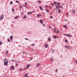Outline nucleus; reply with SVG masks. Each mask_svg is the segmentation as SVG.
<instances>
[{"label": "nucleus", "instance_id": "45", "mask_svg": "<svg viewBox=\"0 0 77 77\" xmlns=\"http://www.w3.org/2000/svg\"><path fill=\"white\" fill-rule=\"evenodd\" d=\"M65 42H68V40H65Z\"/></svg>", "mask_w": 77, "mask_h": 77}, {"label": "nucleus", "instance_id": "28", "mask_svg": "<svg viewBox=\"0 0 77 77\" xmlns=\"http://www.w3.org/2000/svg\"><path fill=\"white\" fill-rule=\"evenodd\" d=\"M22 7H23V6H22V5H21L20 6V9H21V8H22Z\"/></svg>", "mask_w": 77, "mask_h": 77}, {"label": "nucleus", "instance_id": "54", "mask_svg": "<svg viewBox=\"0 0 77 77\" xmlns=\"http://www.w3.org/2000/svg\"><path fill=\"white\" fill-rule=\"evenodd\" d=\"M43 26H45V24H43Z\"/></svg>", "mask_w": 77, "mask_h": 77}, {"label": "nucleus", "instance_id": "15", "mask_svg": "<svg viewBox=\"0 0 77 77\" xmlns=\"http://www.w3.org/2000/svg\"><path fill=\"white\" fill-rule=\"evenodd\" d=\"M64 27L66 29H67V28H68V27H67V26H66V25H64Z\"/></svg>", "mask_w": 77, "mask_h": 77}, {"label": "nucleus", "instance_id": "37", "mask_svg": "<svg viewBox=\"0 0 77 77\" xmlns=\"http://www.w3.org/2000/svg\"><path fill=\"white\" fill-rule=\"evenodd\" d=\"M32 46H35V44H33L32 45Z\"/></svg>", "mask_w": 77, "mask_h": 77}, {"label": "nucleus", "instance_id": "2", "mask_svg": "<svg viewBox=\"0 0 77 77\" xmlns=\"http://www.w3.org/2000/svg\"><path fill=\"white\" fill-rule=\"evenodd\" d=\"M63 35L66 36H67V37H71V36H72L71 35L69 34H64Z\"/></svg>", "mask_w": 77, "mask_h": 77}, {"label": "nucleus", "instance_id": "50", "mask_svg": "<svg viewBox=\"0 0 77 77\" xmlns=\"http://www.w3.org/2000/svg\"><path fill=\"white\" fill-rule=\"evenodd\" d=\"M38 3H41V1H38Z\"/></svg>", "mask_w": 77, "mask_h": 77}, {"label": "nucleus", "instance_id": "7", "mask_svg": "<svg viewBox=\"0 0 77 77\" xmlns=\"http://www.w3.org/2000/svg\"><path fill=\"white\" fill-rule=\"evenodd\" d=\"M11 69H12V70L14 69H15V67H14V66H11Z\"/></svg>", "mask_w": 77, "mask_h": 77}, {"label": "nucleus", "instance_id": "8", "mask_svg": "<svg viewBox=\"0 0 77 77\" xmlns=\"http://www.w3.org/2000/svg\"><path fill=\"white\" fill-rule=\"evenodd\" d=\"M53 38L54 39H56V38H59V37H57L56 36H54L53 37Z\"/></svg>", "mask_w": 77, "mask_h": 77}, {"label": "nucleus", "instance_id": "21", "mask_svg": "<svg viewBox=\"0 0 77 77\" xmlns=\"http://www.w3.org/2000/svg\"><path fill=\"white\" fill-rule=\"evenodd\" d=\"M45 47L46 48H47V47H48V45H47V44H46L45 45Z\"/></svg>", "mask_w": 77, "mask_h": 77}, {"label": "nucleus", "instance_id": "53", "mask_svg": "<svg viewBox=\"0 0 77 77\" xmlns=\"http://www.w3.org/2000/svg\"><path fill=\"white\" fill-rule=\"evenodd\" d=\"M53 60H51V62H53Z\"/></svg>", "mask_w": 77, "mask_h": 77}, {"label": "nucleus", "instance_id": "33", "mask_svg": "<svg viewBox=\"0 0 77 77\" xmlns=\"http://www.w3.org/2000/svg\"><path fill=\"white\" fill-rule=\"evenodd\" d=\"M25 5H27V3L25 2Z\"/></svg>", "mask_w": 77, "mask_h": 77}, {"label": "nucleus", "instance_id": "43", "mask_svg": "<svg viewBox=\"0 0 77 77\" xmlns=\"http://www.w3.org/2000/svg\"><path fill=\"white\" fill-rule=\"evenodd\" d=\"M53 58H51V60H53Z\"/></svg>", "mask_w": 77, "mask_h": 77}, {"label": "nucleus", "instance_id": "31", "mask_svg": "<svg viewBox=\"0 0 77 77\" xmlns=\"http://www.w3.org/2000/svg\"><path fill=\"white\" fill-rule=\"evenodd\" d=\"M54 3L55 4V5H57V2H54Z\"/></svg>", "mask_w": 77, "mask_h": 77}, {"label": "nucleus", "instance_id": "4", "mask_svg": "<svg viewBox=\"0 0 77 77\" xmlns=\"http://www.w3.org/2000/svg\"><path fill=\"white\" fill-rule=\"evenodd\" d=\"M4 17V15L3 14H2L0 17V20H2L3 19V18Z\"/></svg>", "mask_w": 77, "mask_h": 77}, {"label": "nucleus", "instance_id": "38", "mask_svg": "<svg viewBox=\"0 0 77 77\" xmlns=\"http://www.w3.org/2000/svg\"><path fill=\"white\" fill-rule=\"evenodd\" d=\"M51 5H52V6H54V5H53V3H51Z\"/></svg>", "mask_w": 77, "mask_h": 77}, {"label": "nucleus", "instance_id": "40", "mask_svg": "<svg viewBox=\"0 0 77 77\" xmlns=\"http://www.w3.org/2000/svg\"><path fill=\"white\" fill-rule=\"evenodd\" d=\"M16 3H19V1H16Z\"/></svg>", "mask_w": 77, "mask_h": 77}, {"label": "nucleus", "instance_id": "3", "mask_svg": "<svg viewBox=\"0 0 77 77\" xmlns=\"http://www.w3.org/2000/svg\"><path fill=\"white\" fill-rule=\"evenodd\" d=\"M56 7L55 8V9L56 10H58V9H60V7L59 6L56 5Z\"/></svg>", "mask_w": 77, "mask_h": 77}, {"label": "nucleus", "instance_id": "26", "mask_svg": "<svg viewBox=\"0 0 77 77\" xmlns=\"http://www.w3.org/2000/svg\"><path fill=\"white\" fill-rule=\"evenodd\" d=\"M12 11L14 12V9L13 8H12Z\"/></svg>", "mask_w": 77, "mask_h": 77}, {"label": "nucleus", "instance_id": "30", "mask_svg": "<svg viewBox=\"0 0 77 77\" xmlns=\"http://www.w3.org/2000/svg\"><path fill=\"white\" fill-rule=\"evenodd\" d=\"M8 42H9L10 41V39H8Z\"/></svg>", "mask_w": 77, "mask_h": 77}, {"label": "nucleus", "instance_id": "14", "mask_svg": "<svg viewBox=\"0 0 77 77\" xmlns=\"http://www.w3.org/2000/svg\"><path fill=\"white\" fill-rule=\"evenodd\" d=\"M57 5H60V2H57Z\"/></svg>", "mask_w": 77, "mask_h": 77}, {"label": "nucleus", "instance_id": "55", "mask_svg": "<svg viewBox=\"0 0 77 77\" xmlns=\"http://www.w3.org/2000/svg\"><path fill=\"white\" fill-rule=\"evenodd\" d=\"M21 68H20V71H21Z\"/></svg>", "mask_w": 77, "mask_h": 77}, {"label": "nucleus", "instance_id": "32", "mask_svg": "<svg viewBox=\"0 0 77 77\" xmlns=\"http://www.w3.org/2000/svg\"><path fill=\"white\" fill-rule=\"evenodd\" d=\"M57 71H58V70L57 69H56V71H55L56 72H57Z\"/></svg>", "mask_w": 77, "mask_h": 77}, {"label": "nucleus", "instance_id": "25", "mask_svg": "<svg viewBox=\"0 0 77 77\" xmlns=\"http://www.w3.org/2000/svg\"><path fill=\"white\" fill-rule=\"evenodd\" d=\"M67 49H69V46H67Z\"/></svg>", "mask_w": 77, "mask_h": 77}, {"label": "nucleus", "instance_id": "29", "mask_svg": "<svg viewBox=\"0 0 77 77\" xmlns=\"http://www.w3.org/2000/svg\"><path fill=\"white\" fill-rule=\"evenodd\" d=\"M58 12L60 13L61 12V11H60V10H58Z\"/></svg>", "mask_w": 77, "mask_h": 77}, {"label": "nucleus", "instance_id": "41", "mask_svg": "<svg viewBox=\"0 0 77 77\" xmlns=\"http://www.w3.org/2000/svg\"><path fill=\"white\" fill-rule=\"evenodd\" d=\"M23 54H25V52H24V51H23Z\"/></svg>", "mask_w": 77, "mask_h": 77}, {"label": "nucleus", "instance_id": "48", "mask_svg": "<svg viewBox=\"0 0 77 77\" xmlns=\"http://www.w3.org/2000/svg\"><path fill=\"white\" fill-rule=\"evenodd\" d=\"M25 39H26V40H28V41H29V40H28V39H27V38H25Z\"/></svg>", "mask_w": 77, "mask_h": 77}, {"label": "nucleus", "instance_id": "19", "mask_svg": "<svg viewBox=\"0 0 77 77\" xmlns=\"http://www.w3.org/2000/svg\"><path fill=\"white\" fill-rule=\"evenodd\" d=\"M11 61H12V62H15V60L13 59H11Z\"/></svg>", "mask_w": 77, "mask_h": 77}, {"label": "nucleus", "instance_id": "35", "mask_svg": "<svg viewBox=\"0 0 77 77\" xmlns=\"http://www.w3.org/2000/svg\"><path fill=\"white\" fill-rule=\"evenodd\" d=\"M26 68H27L26 67H25L24 68V70H26Z\"/></svg>", "mask_w": 77, "mask_h": 77}, {"label": "nucleus", "instance_id": "42", "mask_svg": "<svg viewBox=\"0 0 77 77\" xmlns=\"http://www.w3.org/2000/svg\"><path fill=\"white\" fill-rule=\"evenodd\" d=\"M21 14H22V15H23V14H24V13L21 12Z\"/></svg>", "mask_w": 77, "mask_h": 77}, {"label": "nucleus", "instance_id": "52", "mask_svg": "<svg viewBox=\"0 0 77 77\" xmlns=\"http://www.w3.org/2000/svg\"><path fill=\"white\" fill-rule=\"evenodd\" d=\"M29 48H30V46L29 47Z\"/></svg>", "mask_w": 77, "mask_h": 77}, {"label": "nucleus", "instance_id": "51", "mask_svg": "<svg viewBox=\"0 0 77 77\" xmlns=\"http://www.w3.org/2000/svg\"><path fill=\"white\" fill-rule=\"evenodd\" d=\"M16 66H18V64L16 63Z\"/></svg>", "mask_w": 77, "mask_h": 77}, {"label": "nucleus", "instance_id": "27", "mask_svg": "<svg viewBox=\"0 0 77 77\" xmlns=\"http://www.w3.org/2000/svg\"><path fill=\"white\" fill-rule=\"evenodd\" d=\"M26 17H27V16H26V15L24 16V17H23V18L24 19V18H26Z\"/></svg>", "mask_w": 77, "mask_h": 77}, {"label": "nucleus", "instance_id": "9", "mask_svg": "<svg viewBox=\"0 0 77 77\" xmlns=\"http://www.w3.org/2000/svg\"><path fill=\"white\" fill-rule=\"evenodd\" d=\"M28 75V73H26V74L25 75V77H29L28 76V75Z\"/></svg>", "mask_w": 77, "mask_h": 77}, {"label": "nucleus", "instance_id": "18", "mask_svg": "<svg viewBox=\"0 0 77 77\" xmlns=\"http://www.w3.org/2000/svg\"><path fill=\"white\" fill-rule=\"evenodd\" d=\"M18 18V16H17L16 17H15L14 19H17Z\"/></svg>", "mask_w": 77, "mask_h": 77}, {"label": "nucleus", "instance_id": "6", "mask_svg": "<svg viewBox=\"0 0 77 77\" xmlns=\"http://www.w3.org/2000/svg\"><path fill=\"white\" fill-rule=\"evenodd\" d=\"M30 66V64H28L26 66L27 69H29V68Z\"/></svg>", "mask_w": 77, "mask_h": 77}, {"label": "nucleus", "instance_id": "58", "mask_svg": "<svg viewBox=\"0 0 77 77\" xmlns=\"http://www.w3.org/2000/svg\"><path fill=\"white\" fill-rule=\"evenodd\" d=\"M34 12H35V11H34Z\"/></svg>", "mask_w": 77, "mask_h": 77}, {"label": "nucleus", "instance_id": "49", "mask_svg": "<svg viewBox=\"0 0 77 77\" xmlns=\"http://www.w3.org/2000/svg\"><path fill=\"white\" fill-rule=\"evenodd\" d=\"M60 7V8H62V6H59Z\"/></svg>", "mask_w": 77, "mask_h": 77}, {"label": "nucleus", "instance_id": "23", "mask_svg": "<svg viewBox=\"0 0 77 77\" xmlns=\"http://www.w3.org/2000/svg\"><path fill=\"white\" fill-rule=\"evenodd\" d=\"M39 65V63H38L36 64V66H38Z\"/></svg>", "mask_w": 77, "mask_h": 77}, {"label": "nucleus", "instance_id": "12", "mask_svg": "<svg viewBox=\"0 0 77 77\" xmlns=\"http://www.w3.org/2000/svg\"><path fill=\"white\" fill-rule=\"evenodd\" d=\"M40 23H42V24H43V21H42V20H40Z\"/></svg>", "mask_w": 77, "mask_h": 77}, {"label": "nucleus", "instance_id": "20", "mask_svg": "<svg viewBox=\"0 0 77 77\" xmlns=\"http://www.w3.org/2000/svg\"><path fill=\"white\" fill-rule=\"evenodd\" d=\"M6 54H7V55H8V51H6Z\"/></svg>", "mask_w": 77, "mask_h": 77}, {"label": "nucleus", "instance_id": "13", "mask_svg": "<svg viewBox=\"0 0 77 77\" xmlns=\"http://www.w3.org/2000/svg\"><path fill=\"white\" fill-rule=\"evenodd\" d=\"M41 15L39 14H38L37 15V17H41Z\"/></svg>", "mask_w": 77, "mask_h": 77}, {"label": "nucleus", "instance_id": "24", "mask_svg": "<svg viewBox=\"0 0 77 77\" xmlns=\"http://www.w3.org/2000/svg\"><path fill=\"white\" fill-rule=\"evenodd\" d=\"M46 12H49V11H48V10L46 9Z\"/></svg>", "mask_w": 77, "mask_h": 77}, {"label": "nucleus", "instance_id": "59", "mask_svg": "<svg viewBox=\"0 0 77 77\" xmlns=\"http://www.w3.org/2000/svg\"><path fill=\"white\" fill-rule=\"evenodd\" d=\"M4 77H6L5 76Z\"/></svg>", "mask_w": 77, "mask_h": 77}, {"label": "nucleus", "instance_id": "57", "mask_svg": "<svg viewBox=\"0 0 77 77\" xmlns=\"http://www.w3.org/2000/svg\"><path fill=\"white\" fill-rule=\"evenodd\" d=\"M54 10H55L54 9Z\"/></svg>", "mask_w": 77, "mask_h": 77}, {"label": "nucleus", "instance_id": "11", "mask_svg": "<svg viewBox=\"0 0 77 77\" xmlns=\"http://www.w3.org/2000/svg\"><path fill=\"white\" fill-rule=\"evenodd\" d=\"M39 8H40L41 10H43L42 8V7H41V6H39Z\"/></svg>", "mask_w": 77, "mask_h": 77}, {"label": "nucleus", "instance_id": "16", "mask_svg": "<svg viewBox=\"0 0 77 77\" xmlns=\"http://www.w3.org/2000/svg\"><path fill=\"white\" fill-rule=\"evenodd\" d=\"M48 40L49 41H51V38H50V37H49L48 38Z\"/></svg>", "mask_w": 77, "mask_h": 77}, {"label": "nucleus", "instance_id": "1", "mask_svg": "<svg viewBox=\"0 0 77 77\" xmlns=\"http://www.w3.org/2000/svg\"><path fill=\"white\" fill-rule=\"evenodd\" d=\"M4 65H8V61L6 59H4Z\"/></svg>", "mask_w": 77, "mask_h": 77}, {"label": "nucleus", "instance_id": "47", "mask_svg": "<svg viewBox=\"0 0 77 77\" xmlns=\"http://www.w3.org/2000/svg\"><path fill=\"white\" fill-rule=\"evenodd\" d=\"M50 18H53V17L52 16H51L50 17Z\"/></svg>", "mask_w": 77, "mask_h": 77}, {"label": "nucleus", "instance_id": "56", "mask_svg": "<svg viewBox=\"0 0 77 77\" xmlns=\"http://www.w3.org/2000/svg\"><path fill=\"white\" fill-rule=\"evenodd\" d=\"M50 8H51V9H52V7H50Z\"/></svg>", "mask_w": 77, "mask_h": 77}, {"label": "nucleus", "instance_id": "44", "mask_svg": "<svg viewBox=\"0 0 77 77\" xmlns=\"http://www.w3.org/2000/svg\"><path fill=\"white\" fill-rule=\"evenodd\" d=\"M57 32L58 33H59V31H57Z\"/></svg>", "mask_w": 77, "mask_h": 77}, {"label": "nucleus", "instance_id": "22", "mask_svg": "<svg viewBox=\"0 0 77 77\" xmlns=\"http://www.w3.org/2000/svg\"><path fill=\"white\" fill-rule=\"evenodd\" d=\"M2 44H3V42H0V45H2Z\"/></svg>", "mask_w": 77, "mask_h": 77}, {"label": "nucleus", "instance_id": "36", "mask_svg": "<svg viewBox=\"0 0 77 77\" xmlns=\"http://www.w3.org/2000/svg\"><path fill=\"white\" fill-rule=\"evenodd\" d=\"M10 4H11V5H12V2H10Z\"/></svg>", "mask_w": 77, "mask_h": 77}, {"label": "nucleus", "instance_id": "39", "mask_svg": "<svg viewBox=\"0 0 77 77\" xmlns=\"http://www.w3.org/2000/svg\"><path fill=\"white\" fill-rule=\"evenodd\" d=\"M23 6L24 7H26V5H23Z\"/></svg>", "mask_w": 77, "mask_h": 77}, {"label": "nucleus", "instance_id": "46", "mask_svg": "<svg viewBox=\"0 0 77 77\" xmlns=\"http://www.w3.org/2000/svg\"><path fill=\"white\" fill-rule=\"evenodd\" d=\"M32 57H31L30 58V60H32Z\"/></svg>", "mask_w": 77, "mask_h": 77}, {"label": "nucleus", "instance_id": "5", "mask_svg": "<svg viewBox=\"0 0 77 77\" xmlns=\"http://www.w3.org/2000/svg\"><path fill=\"white\" fill-rule=\"evenodd\" d=\"M10 39L11 40V41L12 42V39H13V36L11 35L10 37Z\"/></svg>", "mask_w": 77, "mask_h": 77}, {"label": "nucleus", "instance_id": "10", "mask_svg": "<svg viewBox=\"0 0 77 77\" xmlns=\"http://www.w3.org/2000/svg\"><path fill=\"white\" fill-rule=\"evenodd\" d=\"M28 15H31L32 14V12H28L27 13Z\"/></svg>", "mask_w": 77, "mask_h": 77}, {"label": "nucleus", "instance_id": "17", "mask_svg": "<svg viewBox=\"0 0 77 77\" xmlns=\"http://www.w3.org/2000/svg\"><path fill=\"white\" fill-rule=\"evenodd\" d=\"M72 12L73 14H75V10H73L72 11Z\"/></svg>", "mask_w": 77, "mask_h": 77}, {"label": "nucleus", "instance_id": "34", "mask_svg": "<svg viewBox=\"0 0 77 77\" xmlns=\"http://www.w3.org/2000/svg\"><path fill=\"white\" fill-rule=\"evenodd\" d=\"M54 32H56V29H54Z\"/></svg>", "mask_w": 77, "mask_h": 77}]
</instances>
